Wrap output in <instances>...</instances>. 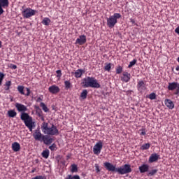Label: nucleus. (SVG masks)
Instances as JSON below:
<instances>
[{
	"instance_id": "nucleus-1",
	"label": "nucleus",
	"mask_w": 179,
	"mask_h": 179,
	"mask_svg": "<svg viewBox=\"0 0 179 179\" xmlns=\"http://www.w3.org/2000/svg\"><path fill=\"white\" fill-rule=\"evenodd\" d=\"M15 108L17 110L22 112L20 115L21 120L24 121L25 126L27 127L30 131H32L33 127L35 126V122L33 121V117H31L29 113H25L28 110L27 107L22 103H16Z\"/></svg>"
},
{
	"instance_id": "nucleus-2",
	"label": "nucleus",
	"mask_w": 179,
	"mask_h": 179,
	"mask_svg": "<svg viewBox=\"0 0 179 179\" xmlns=\"http://www.w3.org/2000/svg\"><path fill=\"white\" fill-rule=\"evenodd\" d=\"M103 166L106 170L110 172H115L119 175H127L131 173L132 169L131 165L125 164L124 165L116 167L110 162H104Z\"/></svg>"
},
{
	"instance_id": "nucleus-3",
	"label": "nucleus",
	"mask_w": 179,
	"mask_h": 179,
	"mask_svg": "<svg viewBox=\"0 0 179 179\" xmlns=\"http://www.w3.org/2000/svg\"><path fill=\"white\" fill-rule=\"evenodd\" d=\"M83 87L100 88L101 85L94 77H86L83 79Z\"/></svg>"
},
{
	"instance_id": "nucleus-4",
	"label": "nucleus",
	"mask_w": 179,
	"mask_h": 179,
	"mask_svg": "<svg viewBox=\"0 0 179 179\" xmlns=\"http://www.w3.org/2000/svg\"><path fill=\"white\" fill-rule=\"evenodd\" d=\"M41 129L45 134L48 136H58L59 130L55 125L52 124L51 127H48V123L43 122L42 124Z\"/></svg>"
},
{
	"instance_id": "nucleus-5",
	"label": "nucleus",
	"mask_w": 179,
	"mask_h": 179,
	"mask_svg": "<svg viewBox=\"0 0 179 179\" xmlns=\"http://www.w3.org/2000/svg\"><path fill=\"white\" fill-rule=\"evenodd\" d=\"M120 13H115L113 15L106 19V25H108L110 29H113L115 25L117 24V20H120Z\"/></svg>"
},
{
	"instance_id": "nucleus-6",
	"label": "nucleus",
	"mask_w": 179,
	"mask_h": 179,
	"mask_svg": "<svg viewBox=\"0 0 179 179\" xmlns=\"http://www.w3.org/2000/svg\"><path fill=\"white\" fill-rule=\"evenodd\" d=\"M37 11L36 10L31 9L28 7L22 10V15L24 19H29L30 17L34 16Z\"/></svg>"
},
{
	"instance_id": "nucleus-7",
	"label": "nucleus",
	"mask_w": 179,
	"mask_h": 179,
	"mask_svg": "<svg viewBox=\"0 0 179 179\" xmlns=\"http://www.w3.org/2000/svg\"><path fill=\"white\" fill-rule=\"evenodd\" d=\"M137 90L139 93H143L147 90L146 81L140 80L137 82Z\"/></svg>"
},
{
	"instance_id": "nucleus-8",
	"label": "nucleus",
	"mask_w": 179,
	"mask_h": 179,
	"mask_svg": "<svg viewBox=\"0 0 179 179\" xmlns=\"http://www.w3.org/2000/svg\"><path fill=\"white\" fill-rule=\"evenodd\" d=\"M103 149V142L101 141H99L96 144L94 145L93 148V152L95 155H99Z\"/></svg>"
},
{
	"instance_id": "nucleus-9",
	"label": "nucleus",
	"mask_w": 179,
	"mask_h": 179,
	"mask_svg": "<svg viewBox=\"0 0 179 179\" xmlns=\"http://www.w3.org/2000/svg\"><path fill=\"white\" fill-rule=\"evenodd\" d=\"M167 89H169V91H173L176 90L175 94L178 95L179 94V84L176 82L169 83V87H167Z\"/></svg>"
},
{
	"instance_id": "nucleus-10",
	"label": "nucleus",
	"mask_w": 179,
	"mask_h": 179,
	"mask_svg": "<svg viewBox=\"0 0 179 179\" xmlns=\"http://www.w3.org/2000/svg\"><path fill=\"white\" fill-rule=\"evenodd\" d=\"M17 90H18L19 93L22 95H24L25 96H30L31 90L28 87H26L27 94L24 93V87L22 85H19L18 87H17Z\"/></svg>"
},
{
	"instance_id": "nucleus-11",
	"label": "nucleus",
	"mask_w": 179,
	"mask_h": 179,
	"mask_svg": "<svg viewBox=\"0 0 179 179\" xmlns=\"http://www.w3.org/2000/svg\"><path fill=\"white\" fill-rule=\"evenodd\" d=\"M121 81L125 83H128L131 79V74L127 71L122 73V76L120 77Z\"/></svg>"
},
{
	"instance_id": "nucleus-12",
	"label": "nucleus",
	"mask_w": 179,
	"mask_h": 179,
	"mask_svg": "<svg viewBox=\"0 0 179 179\" xmlns=\"http://www.w3.org/2000/svg\"><path fill=\"white\" fill-rule=\"evenodd\" d=\"M43 141L45 145L48 146L52 143L53 138L48 136H43L41 141Z\"/></svg>"
},
{
	"instance_id": "nucleus-13",
	"label": "nucleus",
	"mask_w": 179,
	"mask_h": 179,
	"mask_svg": "<svg viewBox=\"0 0 179 179\" xmlns=\"http://www.w3.org/2000/svg\"><path fill=\"white\" fill-rule=\"evenodd\" d=\"M43 136H45L42 134L40 129H36L35 132L33 133V137L36 141H41Z\"/></svg>"
},
{
	"instance_id": "nucleus-14",
	"label": "nucleus",
	"mask_w": 179,
	"mask_h": 179,
	"mask_svg": "<svg viewBox=\"0 0 179 179\" xmlns=\"http://www.w3.org/2000/svg\"><path fill=\"white\" fill-rule=\"evenodd\" d=\"M48 91L50 93H52V94H57L59 93L61 90L59 87L56 85H52V86L49 87Z\"/></svg>"
},
{
	"instance_id": "nucleus-15",
	"label": "nucleus",
	"mask_w": 179,
	"mask_h": 179,
	"mask_svg": "<svg viewBox=\"0 0 179 179\" xmlns=\"http://www.w3.org/2000/svg\"><path fill=\"white\" fill-rule=\"evenodd\" d=\"M8 0H0V15H1L4 12L3 8L8 7Z\"/></svg>"
},
{
	"instance_id": "nucleus-16",
	"label": "nucleus",
	"mask_w": 179,
	"mask_h": 179,
	"mask_svg": "<svg viewBox=\"0 0 179 179\" xmlns=\"http://www.w3.org/2000/svg\"><path fill=\"white\" fill-rule=\"evenodd\" d=\"M87 42L86 36L82 35L78 36V38L76 41V44H78L80 45L85 44Z\"/></svg>"
},
{
	"instance_id": "nucleus-17",
	"label": "nucleus",
	"mask_w": 179,
	"mask_h": 179,
	"mask_svg": "<svg viewBox=\"0 0 179 179\" xmlns=\"http://www.w3.org/2000/svg\"><path fill=\"white\" fill-rule=\"evenodd\" d=\"M159 158V155L157 153L151 154L149 157L148 162L152 164L156 162Z\"/></svg>"
},
{
	"instance_id": "nucleus-18",
	"label": "nucleus",
	"mask_w": 179,
	"mask_h": 179,
	"mask_svg": "<svg viewBox=\"0 0 179 179\" xmlns=\"http://www.w3.org/2000/svg\"><path fill=\"white\" fill-rule=\"evenodd\" d=\"M164 103L167 108H169L170 110H173L175 107V104L171 99H165Z\"/></svg>"
},
{
	"instance_id": "nucleus-19",
	"label": "nucleus",
	"mask_w": 179,
	"mask_h": 179,
	"mask_svg": "<svg viewBox=\"0 0 179 179\" xmlns=\"http://www.w3.org/2000/svg\"><path fill=\"white\" fill-rule=\"evenodd\" d=\"M149 166L147 164H143L141 166L138 167L139 172L141 173H145L148 171Z\"/></svg>"
},
{
	"instance_id": "nucleus-20",
	"label": "nucleus",
	"mask_w": 179,
	"mask_h": 179,
	"mask_svg": "<svg viewBox=\"0 0 179 179\" xmlns=\"http://www.w3.org/2000/svg\"><path fill=\"white\" fill-rule=\"evenodd\" d=\"M85 73V71L83 69H78L74 73L75 78H80Z\"/></svg>"
},
{
	"instance_id": "nucleus-21",
	"label": "nucleus",
	"mask_w": 179,
	"mask_h": 179,
	"mask_svg": "<svg viewBox=\"0 0 179 179\" xmlns=\"http://www.w3.org/2000/svg\"><path fill=\"white\" fill-rule=\"evenodd\" d=\"M12 150L14 152H19L20 150V143L17 142L12 143Z\"/></svg>"
},
{
	"instance_id": "nucleus-22",
	"label": "nucleus",
	"mask_w": 179,
	"mask_h": 179,
	"mask_svg": "<svg viewBox=\"0 0 179 179\" xmlns=\"http://www.w3.org/2000/svg\"><path fill=\"white\" fill-rule=\"evenodd\" d=\"M78 172V166L76 164H73L71 165V173H76Z\"/></svg>"
},
{
	"instance_id": "nucleus-23",
	"label": "nucleus",
	"mask_w": 179,
	"mask_h": 179,
	"mask_svg": "<svg viewBox=\"0 0 179 179\" xmlns=\"http://www.w3.org/2000/svg\"><path fill=\"white\" fill-rule=\"evenodd\" d=\"M17 113L16 110H15L10 109V110H9L8 111V116L9 117H17Z\"/></svg>"
},
{
	"instance_id": "nucleus-24",
	"label": "nucleus",
	"mask_w": 179,
	"mask_h": 179,
	"mask_svg": "<svg viewBox=\"0 0 179 179\" xmlns=\"http://www.w3.org/2000/svg\"><path fill=\"white\" fill-rule=\"evenodd\" d=\"M51 23V20L48 17H45L43 21L42 24H44L45 26H48Z\"/></svg>"
},
{
	"instance_id": "nucleus-25",
	"label": "nucleus",
	"mask_w": 179,
	"mask_h": 179,
	"mask_svg": "<svg viewBox=\"0 0 179 179\" xmlns=\"http://www.w3.org/2000/svg\"><path fill=\"white\" fill-rule=\"evenodd\" d=\"M42 157L45 159H48V157H50V150H45L42 152Z\"/></svg>"
},
{
	"instance_id": "nucleus-26",
	"label": "nucleus",
	"mask_w": 179,
	"mask_h": 179,
	"mask_svg": "<svg viewBox=\"0 0 179 179\" xmlns=\"http://www.w3.org/2000/svg\"><path fill=\"white\" fill-rule=\"evenodd\" d=\"M64 86H65L66 90H68L71 87H72V84L70 83V80H65L64 81Z\"/></svg>"
},
{
	"instance_id": "nucleus-27",
	"label": "nucleus",
	"mask_w": 179,
	"mask_h": 179,
	"mask_svg": "<svg viewBox=\"0 0 179 179\" xmlns=\"http://www.w3.org/2000/svg\"><path fill=\"white\" fill-rule=\"evenodd\" d=\"M11 85H12V82L10 80L6 81L4 85V86H5L4 90L6 91H8L10 90V87H11Z\"/></svg>"
},
{
	"instance_id": "nucleus-28",
	"label": "nucleus",
	"mask_w": 179,
	"mask_h": 179,
	"mask_svg": "<svg viewBox=\"0 0 179 179\" xmlns=\"http://www.w3.org/2000/svg\"><path fill=\"white\" fill-rule=\"evenodd\" d=\"M40 106L42 108L43 110L45 113H47L48 111H50V109L48 108L47 106L45 105V103L41 102Z\"/></svg>"
},
{
	"instance_id": "nucleus-29",
	"label": "nucleus",
	"mask_w": 179,
	"mask_h": 179,
	"mask_svg": "<svg viewBox=\"0 0 179 179\" xmlns=\"http://www.w3.org/2000/svg\"><path fill=\"white\" fill-rule=\"evenodd\" d=\"M150 146H151L150 143H145L142 145L141 150H148L149 148H150Z\"/></svg>"
},
{
	"instance_id": "nucleus-30",
	"label": "nucleus",
	"mask_w": 179,
	"mask_h": 179,
	"mask_svg": "<svg viewBox=\"0 0 179 179\" xmlns=\"http://www.w3.org/2000/svg\"><path fill=\"white\" fill-rule=\"evenodd\" d=\"M115 70H116V74L122 73L123 71V67L120 65H117Z\"/></svg>"
},
{
	"instance_id": "nucleus-31",
	"label": "nucleus",
	"mask_w": 179,
	"mask_h": 179,
	"mask_svg": "<svg viewBox=\"0 0 179 179\" xmlns=\"http://www.w3.org/2000/svg\"><path fill=\"white\" fill-rule=\"evenodd\" d=\"M87 96V90H83V92L80 94V97L83 99H86Z\"/></svg>"
},
{
	"instance_id": "nucleus-32",
	"label": "nucleus",
	"mask_w": 179,
	"mask_h": 179,
	"mask_svg": "<svg viewBox=\"0 0 179 179\" xmlns=\"http://www.w3.org/2000/svg\"><path fill=\"white\" fill-rule=\"evenodd\" d=\"M111 66H112L111 63L106 64V66H104V71L110 72L111 71Z\"/></svg>"
},
{
	"instance_id": "nucleus-33",
	"label": "nucleus",
	"mask_w": 179,
	"mask_h": 179,
	"mask_svg": "<svg viewBox=\"0 0 179 179\" xmlns=\"http://www.w3.org/2000/svg\"><path fill=\"white\" fill-rule=\"evenodd\" d=\"M65 179H80V177L78 175L73 176L71 175H69L65 178Z\"/></svg>"
},
{
	"instance_id": "nucleus-34",
	"label": "nucleus",
	"mask_w": 179,
	"mask_h": 179,
	"mask_svg": "<svg viewBox=\"0 0 179 179\" xmlns=\"http://www.w3.org/2000/svg\"><path fill=\"white\" fill-rule=\"evenodd\" d=\"M137 62V60L136 59H134L132 61L130 62V63L128 65V68L130 69L133 67Z\"/></svg>"
},
{
	"instance_id": "nucleus-35",
	"label": "nucleus",
	"mask_w": 179,
	"mask_h": 179,
	"mask_svg": "<svg viewBox=\"0 0 179 179\" xmlns=\"http://www.w3.org/2000/svg\"><path fill=\"white\" fill-rule=\"evenodd\" d=\"M158 170L157 169H153L151 170L148 174V176H153L154 175H156L157 173Z\"/></svg>"
},
{
	"instance_id": "nucleus-36",
	"label": "nucleus",
	"mask_w": 179,
	"mask_h": 179,
	"mask_svg": "<svg viewBox=\"0 0 179 179\" xmlns=\"http://www.w3.org/2000/svg\"><path fill=\"white\" fill-rule=\"evenodd\" d=\"M49 150L52 151H55L57 150V145L55 143H52V145L49 146Z\"/></svg>"
},
{
	"instance_id": "nucleus-37",
	"label": "nucleus",
	"mask_w": 179,
	"mask_h": 179,
	"mask_svg": "<svg viewBox=\"0 0 179 179\" xmlns=\"http://www.w3.org/2000/svg\"><path fill=\"white\" fill-rule=\"evenodd\" d=\"M4 77H6V75L3 74V73L0 72V86L2 85Z\"/></svg>"
},
{
	"instance_id": "nucleus-38",
	"label": "nucleus",
	"mask_w": 179,
	"mask_h": 179,
	"mask_svg": "<svg viewBox=\"0 0 179 179\" xmlns=\"http://www.w3.org/2000/svg\"><path fill=\"white\" fill-rule=\"evenodd\" d=\"M148 98H149L150 100H155V99H156V98H157V95H156V94H155V93H151L150 94H149Z\"/></svg>"
},
{
	"instance_id": "nucleus-39",
	"label": "nucleus",
	"mask_w": 179,
	"mask_h": 179,
	"mask_svg": "<svg viewBox=\"0 0 179 179\" xmlns=\"http://www.w3.org/2000/svg\"><path fill=\"white\" fill-rule=\"evenodd\" d=\"M94 167H95V171L96 172V173H99L101 172V169H100V166H99V164H95Z\"/></svg>"
},
{
	"instance_id": "nucleus-40",
	"label": "nucleus",
	"mask_w": 179,
	"mask_h": 179,
	"mask_svg": "<svg viewBox=\"0 0 179 179\" xmlns=\"http://www.w3.org/2000/svg\"><path fill=\"white\" fill-rule=\"evenodd\" d=\"M56 73H57V75H56V78H62V70L56 71Z\"/></svg>"
},
{
	"instance_id": "nucleus-41",
	"label": "nucleus",
	"mask_w": 179,
	"mask_h": 179,
	"mask_svg": "<svg viewBox=\"0 0 179 179\" xmlns=\"http://www.w3.org/2000/svg\"><path fill=\"white\" fill-rule=\"evenodd\" d=\"M139 131H142V132L140 133V136H145L146 135L145 129H140Z\"/></svg>"
},
{
	"instance_id": "nucleus-42",
	"label": "nucleus",
	"mask_w": 179,
	"mask_h": 179,
	"mask_svg": "<svg viewBox=\"0 0 179 179\" xmlns=\"http://www.w3.org/2000/svg\"><path fill=\"white\" fill-rule=\"evenodd\" d=\"M10 68L11 69H17V65H14V64H10Z\"/></svg>"
},
{
	"instance_id": "nucleus-43",
	"label": "nucleus",
	"mask_w": 179,
	"mask_h": 179,
	"mask_svg": "<svg viewBox=\"0 0 179 179\" xmlns=\"http://www.w3.org/2000/svg\"><path fill=\"white\" fill-rule=\"evenodd\" d=\"M175 32L179 35V26L176 28Z\"/></svg>"
},
{
	"instance_id": "nucleus-44",
	"label": "nucleus",
	"mask_w": 179,
	"mask_h": 179,
	"mask_svg": "<svg viewBox=\"0 0 179 179\" xmlns=\"http://www.w3.org/2000/svg\"><path fill=\"white\" fill-rule=\"evenodd\" d=\"M43 101V99L41 98V97H38L37 99H36V102H41Z\"/></svg>"
},
{
	"instance_id": "nucleus-45",
	"label": "nucleus",
	"mask_w": 179,
	"mask_h": 179,
	"mask_svg": "<svg viewBox=\"0 0 179 179\" xmlns=\"http://www.w3.org/2000/svg\"><path fill=\"white\" fill-rule=\"evenodd\" d=\"M130 22H131L133 24H135V20H134V19L131 18V19H130Z\"/></svg>"
},
{
	"instance_id": "nucleus-46",
	"label": "nucleus",
	"mask_w": 179,
	"mask_h": 179,
	"mask_svg": "<svg viewBox=\"0 0 179 179\" xmlns=\"http://www.w3.org/2000/svg\"><path fill=\"white\" fill-rule=\"evenodd\" d=\"M176 71H178V74H179V65H178L176 68Z\"/></svg>"
},
{
	"instance_id": "nucleus-47",
	"label": "nucleus",
	"mask_w": 179,
	"mask_h": 179,
	"mask_svg": "<svg viewBox=\"0 0 179 179\" xmlns=\"http://www.w3.org/2000/svg\"><path fill=\"white\" fill-rule=\"evenodd\" d=\"M65 163L66 162L64 160V161H61V164H63L64 166L65 165Z\"/></svg>"
},
{
	"instance_id": "nucleus-48",
	"label": "nucleus",
	"mask_w": 179,
	"mask_h": 179,
	"mask_svg": "<svg viewBox=\"0 0 179 179\" xmlns=\"http://www.w3.org/2000/svg\"><path fill=\"white\" fill-rule=\"evenodd\" d=\"M2 48V41H0V48Z\"/></svg>"
},
{
	"instance_id": "nucleus-49",
	"label": "nucleus",
	"mask_w": 179,
	"mask_h": 179,
	"mask_svg": "<svg viewBox=\"0 0 179 179\" xmlns=\"http://www.w3.org/2000/svg\"><path fill=\"white\" fill-rule=\"evenodd\" d=\"M69 158H70V156H69V155H67V156H66V159L69 160Z\"/></svg>"
},
{
	"instance_id": "nucleus-50",
	"label": "nucleus",
	"mask_w": 179,
	"mask_h": 179,
	"mask_svg": "<svg viewBox=\"0 0 179 179\" xmlns=\"http://www.w3.org/2000/svg\"><path fill=\"white\" fill-rule=\"evenodd\" d=\"M177 62H178V63L179 64V56H178V57L177 58Z\"/></svg>"
},
{
	"instance_id": "nucleus-51",
	"label": "nucleus",
	"mask_w": 179,
	"mask_h": 179,
	"mask_svg": "<svg viewBox=\"0 0 179 179\" xmlns=\"http://www.w3.org/2000/svg\"><path fill=\"white\" fill-rule=\"evenodd\" d=\"M34 172H35V169H33V170L31 171V173H34Z\"/></svg>"
},
{
	"instance_id": "nucleus-52",
	"label": "nucleus",
	"mask_w": 179,
	"mask_h": 179,
	"mask_svg": "<svg viewBox=\"0 0 179 179\" xmlns=\"http://www.w3.org/2000/svg\"><path fill=\"white\" fill-rule=\"evenodd\" d=\"M42 120H43V121H44V120H45V119L43 117V118H42Z\"/></svg>"
},
{
	"instance_id": "nucleus-53",
	"label": "nucleus",
	"mask_w": 179,
	"mask_h": 179,
	"mask_svg": "<svg viewBox=\"0 0 179 179\" xmlns=\"http://www.w3.org/2000/svg\"><path fill=\"white\" fill-rule=\"evenodd\" d=\"M178 13H179V11H178Z\"/></svg>"
}]
</instances>
